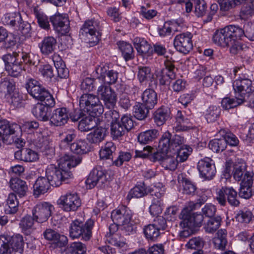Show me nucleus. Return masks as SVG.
I'll return each mask as SVG.
<instances>
[{"mask_svg":"<svg viewBox=\"0 0 254 254\" xmlns=\"http://www.w3.org/2000/svg\"><path fill=\"white\" fill-rule=\"evenodd\" d=\"M150 109L143 103H137L133 107V115L138 120H144L147 117Z\"/></svg>","mask_w":254,"mask_h":254,"instance_id":"43","label":"nucleus"},{"mask_svg":"<svg viewBox=\"0 0 254 254\" xmlns=\"http://www.w3.org/2000/svg\"><path fill=\"white\" fill-rule=\"evenodd\" d=\"M175 66L171 63H167L165 64V68L156 70L154 75L156 76L157 85L158 81L160 85H169L171 81L175 79L176 73L174 72Z\"/></svg>","mask_w":254,"mask_h":254,"instance_id":"16","label":"nucleus"},{"mask_svg":"<svg viewBox=\"0 0 254 254\" xmlns=\"http://www.w3.org/2000/svg\"><path fill=\"white\" fill-rule=\"evenodd\" d=\"M14 157L17 160L25 162H33L38 159V155L36 152L26 148L16 151Z\"/></svg>","mask_w":254,"mask_h":254,"instance_id":"29","label":"nucleus"},{"mask_svg":"<svg viewBox=\"0 0 254 254\" xmlns=\"http://www.w3.org/2000/svg\"><path fill=\"white\" fill-rule=\"evenodd\" d=\"M54 29L60 35H64L69 31V21L65 14L57 13L50 17Z\"/></svg>","mask_w":254,"mask_h":254,"instance_id":"21","label":"nucleus"},{"mask_svg":"<svg viewBox=\"0 0 254 254\" xmlns=\"http://www.w3.org/2000/svg\"><path fill=\"white\" fill-rule=\"evenodd\" d=\"M19 128L16 124H10L5 120H0V141L6 144H12L14 142V135ZM1 143L0 142V146Z\"/></svg>","mask_w":254,"mask_h":254,"instance_id":"14","label":"nucleus"},{"mask_svg":"<svg viewBox=\"0 0 254 254\" xmlns=\"http://www.w3.org/2000/svg\"><path fill=\"white\" fill-rule=\"evenodd\" d=\"M112 178L111 171L94 168L90 172L86 183L90 189H92L98 184L100 187H102L103 184L110 182Z\"/></svg>","mask_w":254,"mask_h":254,"instance_id":"11","label":"nucleus"},{"mask_svg":"<svg viewBox=\"0 0 254 254\" xmlns=\"http://www.w3.org/2000/svg\"><path fill=\"white\" fill-rule=\"evenodd\" d=\"M80 108L84 112L94 116H98L103 112V106L98 95L92 94H84L79 99Z\"/></svg>","mask_w":254,"mask_h":254,"instance_id":"6","label":"nucleus"},{"mask_svg":"<svg viewBox=\"0 0 254 254\" xmlns=\"http://www.w3.org/2000/svg\"><path fill=\"white\" fill-rule=\"evenodd\" d=\"M233 87L237 97L244 98L246 101V97L253 91L252 81L248 78H239L234 81Z\"/></svg>","mask_w":254,"mask_h":254,"instance_id":"18","label":"nucleus"},{"mask_svg":"<svg viewBox=\"0 0 254 254\" xmlns=\"http://www.w3.org/2000/svg\"><path fill=\"white\" fill-rule=\"evenodd\" d=\"M51 185L46 177H40L36 181L33 186L34 195L38 197L41 194L46 193Z\"/></svg>","mask_w":254,"mask_h":254,"instance_id":"28","label":"nucleus"},{"mask_svg":"<svg viewBox=\"0 0 254 254\" xmlns=\"http://www.w3.org/2000/svg\"><path fill=\"white\" fill-rule=\"evenodd\" d=\"M8 244L11 248V252L14 251L18 254H22L23 251V240L20 235H15L12 236H5Z\"/></svg>","mask_w":254,"mask_h":254,"instance_id":"30","label":"nucleus"},{"mask_svg":"<svg viewBox=\"0 0 254 254\" xmlns=\"http://www.w3.org/2000/svg\"><path fill=\"white\" fill-rule=\"evenodd\" d=\"M185 139L184 137L175 134L172 136L171 133L168 131L164 132L161 137L159 143L158 151L163 155L166 154L171 149L184 146Z\"/></svg>","mask_w":254,"mask_h":254,"instance_id":"7","label":"nucleus"},{"mask_svg":"<svg viewBox=\"0 0 254 254\" xmlns=\"http://www.w3.org/2000/svg\"><path fill=\"white\" fill-rule=\"evenodd\" d=\"M191 152L192 148L189 146H182L177 152V160L180 162L185 161Z\"/></svg>","mask_w":254,"mask_h":254,"instance_id":"62","label":"nucleus"},{"mask_svg":"<svg viewBox=\"0 0 254 254\" xmlns=\"http://www.w3.org/2000/svg\"><path fill=\"white\" fill-rule=\"evenodd\" d=\"M111 218L114 222L121 226L122 230L127 234L135 231V227L131 221L132 212L129 208L123 206L118 209L114 210L111 213Z\"/></svg>","mask_w":254,"mask_h":254,"instance_id":"4","label":"nucleus"},{"mask_svg":"<svg viewBox=\"0 0 254 254\" xmlns=\"http://www.w3.org/2000/svg\"><path fill=\"white\" fill-rule=\"evenodd\" d=\"M246 164L243 160L238 159L235 162L234 164L233 176L236 180L238 181L241 180L243 175H245L246 173H248V176H251L249 172L246 171Z\"/></svg>","mask_w":254,"mask_h":254,"instance_id":"36","label":"nucleus"},{"mask_svg":"<svg viewBox=\"0 0 254 254\" xmlns=\"http://www.w3.org/2000/svg\"><path fill=\"white\" fill-rule=\"evenodd\" d=\"M137 77L140 83L147 81L154 78V74L152 72L151 69L149 66H139Z\"/></svg>","mask_w":254,"mask_h":254,"instance_id":"40","label":"nucleus"},{"mask_svg":"<svg viewBox=\"0 0 254 254\" xmlns=\"http://www.w3.org/2000/svg\"><path fill=\"white\" fill-rule=\"evenodd\" d=\"M189 124V120L184 118L181 111H178L176 115V125L173 129L177 132L187 130L190 128L188 126Z\"/></svg>","mask_w":254,"mask_h":254,"instance_id":"38","label":"nucleus"},{"mask_svg":"<svg viewBox=\"0 0 254 254\" xmlns=\"http://www.w3.org/2000/svg\"><path fill=\"white\" fill-rule=\"evenodd\" d=\"M141 98L143 103L148 108H153L157 103V95L153 89H146L142 93Z\"/></svg>","mask_w":254,"mask_h":254,"instance_id":"32","label":"nucleus"},{"mask_svg":"<svg viewBox=\"0 0 254 254\" xmlns=\"http://www.w3.org/2000/svg\"><path fill=\"white\" fill-rule=\"evenodd\" d=\"M177 24L178 23L176 22H165L163 26L158 29V33L159 36L162 37H164L171 35L173 30L177 31V30L174 29V28Z\"/></svg>","mask_w":254,"mask_h":254,"instance_id":"53","label":"nucleus"},{"mask_svg":"<svg viewBox=\"0 0 254 254\" xmlns=\"http://www.w3.org/2000/svg\"><path fill=\"white\" fill-rule=\"evenodd\" d=\"M100 22L95 19L86 21L80 29V33L85 35L91 43H97L101 36Z\"/></svg>","mask_w":254,"mask_h":254,"instance_id":"9","label":"nucleus"},{"mask_svg":"<svg viewBox=\"0 0 254 254\" xmlns=\"http://www.w3.org/2000/svg\"><path fill=\"white\" fill-rule=\"evenodd\" d=\"M244 98L237 97L235 94V98H230L229 97L224 98L221 101V105L222 107L228 110L237 107L244 103Z\"/></svg>","mask_w":254,"mask_h":254,"instance_id":"45","label":"nucleus"},{"mask_svg":"<svg viewBox=\"0 0 254 254\" xmlns=\"http://www.w3.org/2000/svg\"><path fill=\"white\" fill-rule=\"evenodd\" d=\"M144 233L147 239L154 241L159 236L160 232L151 224L144 227Z\"/></svg>","mask_w":254,"mask_h":254,"instance_id":"56","label":"nucleus"},{"mask_svg":"<svg viewBox=\"0 0 254 254\" xmlns=\"http://www.w3.org/2000/svg\"><path fill=\"white\" fill-rule=\"evenodd\" d=\"M159 135L157 129H150L141 132L138 136V141L141 144H148L156 139Z\"/></svg>","mask_w":254,"mask_h":254,"instance_id":"39","label":"nucleus"},{"mask_svg":"<svg viewBox=\"0 0 254 254\" xmlns=\"http://www.w3.org/2000/svg\"><path fill=\"white\" fill-rule=\"evenodd\" d=\"M68 119L66 108H58L54 110L50 121L51 124L56 126H61L67 123Z\"/></svg>","mask_w":254,"mask_h":254,"instance_id":"24","label":"nucleus"},{"mask_svg":"<svg viewBox=\"0 0 254 254\" xmlns=\"http://www.w3.org/2000/svg\"><path fill=\"white\" fill-rule=\"evenodd\" d=\"M220 132L223 136V139L225 141V147L227 144L231 146H236L239 144L238 138L231 132H225V129H221Z\"/></svg>","mask_w":254,"mask_h":254,"instance_id":"60","label":"nucleus"},{"mask_svg":"<svg viewBox=\"0 0 254 254\" xmlns=\"http://www.w3.org/2000/svg\"><path fill=\"white\" fill-rule=\"evenodd\" d=\"M57 40L53 36H47L38 45L40 52L44 56L52 54L56 49Z\"/></svg>","mask_w":254,"mask_h":254,"instance_id":"25","label":"nucleus"},{"mask_svg":"<svg viewBox=\"0 0 254 254\" xmlns=\"http://www.w3.org/2000/svg\"><path fill=\"white\" fill-rule=\"evenodd\" d=\"M82 158L65 155L59 160L58 167L49 166L46 171V178L51 186L59 187L63 181L71 177V167H74L81 162Z\"/></svg>","mask_w":254,"mask_h":254,"instance_id":"1","label":"nucleus"},{"mask_svg":"<svg viewBox=\"0 0 254 254\" xmlns=\"http://www.w3.org/2000/svg\"><path fill=\"white\" fill-rule=\"evenodd\" d=\"M0 89L2 91L10 94L15 90L13 81L8 77L2 78L0 82Z\"/></svg>","mask_w":254,"mask_h":254,"instance_id":"57","label":"nucleus"},{"mask_svg":"<svg viewBox=\"0 0 254 254\" xmlns=\"http://www.w3.org/2000/svg\"><path fill=\"white\" fill-rule=\"evenodd\" d=\"M54 206L48 202L38 203L32 209V213L35 221L44 223L51 216Z\"/></svg>","mask_w":254,"mask_h":254,"instance_id":"15","label":"nucleus"},{"mask_svg":"<svg viewBox=\"0 0 254 254\" xmlns=\"http://www.w3.org/2000/svg\"><path fill=\"white\" fill-rule=\"evenodd\" d=\"M209 147L215 152L223 151L226 148L225 141L223 138L213 139L209 142Z\"/></svg>","mask_w":254,"mask_h":254,"instance_id":"59","label":"nucleus"},{"mask_svg":"<svg viewBox=\"0 0 254 254\" xmlns=\"http://www.w3.org/2000/svg\"><path fill=\"white\" fill-rule=\"evenodd\" d=\"M68 252L70 254H84L86 252V247L81 242H74L70 245Z\"/></svg>","mask_w":254,"mask_h":254,"instance_id":"61","label":"nucleus"},{"mask_svg":"<svg viewBox=\"0 0 254 254\" xmlns=\"http://www.w3.org/2000/svg\"><path fill=\"white\" fill-rule=\"evenodd\" d=\"M246 173L241 183L239 196L245 199L250 198L254 193L252 185L253 181L251 176H248Z\"/></svg>","mask_w":254,"mask_h":254,"instance_id":"23","label":"nucleus"},{"mask_svg":"<svg viewBox=\"0 0 254 254\" xmlns=\"http://www.w3.org/2000/svg\"><path fill=\"white\" fill-rule=\"evenodd\" d=\"M154 157L156 160L162 159L161 164L165 169L171 171H174L176 169L179 161L174 157L171 156H160L158 152L154 153Z\"/></svg>","mask_w":254,"mask_h":254,"instance_id":"34","label":"nucleus"},{"mask_svg":"<svg viewBox=\"0 0 254 254\" xmlns=\"http://www.w3.org/2000/svg\"><path fill=\"white\" fill-rule=\"evenodd\" d=\"M53 61L57 69L58 76L61 78H66L69 75V70L61 58L58 55L53 56Z\"/></svg>","mask_w":254,"mask_h":254,"instance_id":"31","label":"nucleus"},{"mask_svg":"<svg viewBox=\"0 0 254 254\" xmlns=\"http://www.w3.org/2000/svg\"><path fill=\"white\" fill-rule=\"evenodd\" d=\"M221 218L219 216L211 217L205 224L204 229L206 232L212 233L215 232L221 225Z\"/></svg>","mask_w":254,"mask_h":254,"instance_id":"48","label":"nucleus"},{"mask_svg":"<svg viewBox=\"0 0 254 254\" xmlns=\"http://www.w3.org/2000/svg\"><path fill=\"white\" fill-rule=\"evenodd\" d=\"M146 190L144 183H140L135 186L133 189H132L128 192L127 196V198L128 200H130L131 198H140L145 194H146Z\"/></svg>","mask_w":254,"mask_h":254,"instance_id":"46","label":"nucleus"},{"mask_svg":"<svg viewBox=\"0 0 254 254\" xmlns=\"http://www.w3.org/2000/svg\"><path fill=\"white\" fill-rule=\"evenodd\" d=\"M170 118V110L168 108L165 107H162L158 109L154 114V121L159 126L163 125Z\"/></svg>","mask_w":254,"mask_h":254,"instance_id":"33","label":"nucleus"},{"mask_svg":"<svg viewBox=\"0 0 254 254\" xmlns=\"http://www.w3.org/2000/svg\"><path fill=\"white\" fill-rule=\"evenodd\" d=\"M7 208L5 211L8 214H14L18 210L19 201L16 194L14 192L10 193L6 199Z\"/></svg>","mask_w":254,"mask_h":254,"instance_id":"41","label":"nucleus"},{"mask_svg":"<svg viewBox=\"0 0 254 254\" xmlns=\"http://www.w3.org/2000/svg\"><path fill=\"white\" fill-rule=\"evenodd\" d=\"M220 113V109L214 106H210L206 110L205 118L208 123L215 122L219 118Z\"/></svg>","mask_w":254,"mask_h":254,"instance_id":"55","label":"nucleus"},{"mask_svg":"<svg viewBox=\"0 0 254 254\" xmlns=\"http://www.w3.org/2000/svg\"><path fill=\"white\" fill-rule=\"evenodd\" d=\"M106 241L108 243L119 248H123L126 245L125 238L120 233L106 235Z\"/></svg>","mask_w":254,"mask_h":254,"instance_id":"47","label":"nucleus"},{"mask_svg":"<svg viewBox=\"0 0 254 254\" xmlns=\"http://www.w3.org/2000/svg\"><path fill=\"white\" fill-rule=\"evenodd\" d=\"M37 103L32 109L33 115L38 119L42 121H47L49 120L48 113L50 108L54 106H48L45 102Z\"/></svg>","mask_w":254,"mask_h":254,"instance_id":"27","label":"nucleus"},{"mask_svg":"<svg viewBox=\"0 0 254 254\" xmlns=\"http://www.w3.org/2000/svg\"><path fill=\"white\" fill-rule=\"evenodd\" d=\"M25 88L28 93L36 99L45 102L48 106L55 105V102L53 96L39 81L29 78L26 81Z\"/></svg>","mask_w":254,"mask_h":254,"instance_id":"3","label":"nucleus"},{"mask_svg":"<svg viewBox=\"0 0 254 254\" xmlns=\"http://www.w3.org/2000/svg\"><path fill=\"white\" fill-rule=\"evenodd\" d=\"M2 59L4 62L5 70L11 76L18 77L24 70L22 61H19V53L13 52L4 55Z\"/></svg>","mask_w":254,"mask_h":254,"instance_id":"8","label":"nucleus"},{"mask_svg":"<svg viewBox=\"0 0 254 254\" xmlns=\"http://www.w3.org/2000/svg\"><path fill=\"white\" fill-rule=\"evenodd\" d=\"M158 188L154 187L152 189L151 195H154L156 198H154L149 207L150 214L153 216H159L163 210V202L161 198L164 195V191L161 190L158 191Z\"/></svg>","mask_w":254,"mask_h":254,"instance_id":"22","label":"nucleus"},{"mask_svg":"<svg viewBox=\"0 0 254 254\" xmlns=\"http://www.w3.org/2000/svg\"><path fill=\"white\" fill-rule=\"evenodd\" d=\"M174 45L177 51L187 54L192 49L191 34L187 32L177 35L174 40Z\"/></svg>","mask_w":254,"mask_h":254,"instance_id":"19","label":"nucleus"},{"mask_svg":"<svg viewBox=\"0 0 254 254\" xmlns=\"http://www.w3.org/2000/svg\"><path fill=\"white\" fill-rule=\"evenodd\" d=\"M116 147L113 142H106L99 152L100 158L102 159H112L115 154Z\"/></svg>","mask_w":254,"mask_h":254,"instance_id":"42","label":"nucleus"},{"mask_svg":"<svg viewBox=\"0 0 254 254\" xmlns=\"http://www.w3.org/2000/svg\"><path fill=\"white\" fill-rule=\"evenodd\" d=\"M100 85L97 80L87 77L83 80L81 84V89L84 91H92L95 87Z\"/></svg>","mask_w":254,"mask_h":254,"instance_id":"58","label":"nucleus"},{"mask_svg":"<svg viewBox=\"0 0 254 254\" xmlns=\"http://www.w3.org/2000/svg\"><path fill=\"white\" fill-rule=\"evenodd\" d=\"M10 187L19 197L26 195L28 188L26 183L18 178H12L10 181Z\"/></svg>","mask_w":254,"mask_h":254,"instance_id":"26","label":"nucleus"},{"mask_svg":"<svg viewBox=\"0 0 254 254\" xmlns=\"http://www.w3.org/2000/svg\"><path fill=\"white\" fill-rule=\"evenodd\" d=\"M94 224L91 219H88L85 223L78 219L73 220L69 227V236L72 239L81 237L85 241L89 240L92 236Z\"/></svg>","mask_w":254,"mask_h":254,"instance_id":"5","label":"nucleus"},{"mask_svg":"<svg viewBox=\"0 0 254 254\" xmlns=\"http://www.w3.org/2000/svg\"><path fill=\"white\" fill-rule=\"evenodd\" d=\"M243 34L242 28L231 25L216 31L213 34L212 41L215 44L225 47L228 46L233 38H242Z\"/></svg>","mask_w":254,"mask_h":254,"instance_id":"2","label":"nucleus"},{"mask_svg":"<svg viewBox=\"0 0 254 254\" xmlns=\"http://www.w3.org/2000/svg\"><path fill=\"white\" fill-rule=\"evenodd\" d=\"M111 134L113 138H118L124 135L126 130L124 128L120 122L111 125Z\"/></svg>","mask_w":254,"mask_h":254,"instance_id":"63","label":"nucleus"},{"mask_svg":"<svg viewBox=\"0 0 254 254\" xmlns=\"http://www.w3.org/2000/svg\"><path fill=\"white\" fill-rule=\"evenodd\" d=\"M95 123L91 117H85L79 122L78 128L81 131H88L95 127Z\"/></svg>","mask_w":254,"mask_h":254,"instance_id":"52","label":"nucleus"},{"mask_svg":"<svg viewBox=\"0 0 254 254\" xmlns=\"http://www.w3.org/2000/svg\"><path fill=\"white\" fill-rule=\"evenodd\" d=\"M119 46L126 61L133 58V50L131 44L122 41L119 42Z\"/></svg>","mask_w":254,"mask_h":254,"instance_id":"49","label":"nucleus"},{"mask_svg":"<svg viewBox=\"0 0 254 254\" xmlns=\"http://www.w3.org/2000/svg\"><path fill=\"white\" fill-rule=\"evenodd\" d=\"M69 148L72 153L76 154H84L90 151L88 143L82 139L70 144Z\"/></svg>","mask_w":254,"mask_h":254,"instance_id":"35","label":"nucleus"},{"mask_svg":"<svg viewBox=\"0 0 254 254\" xmlns=\"http://www.w3.org/2000/svg\"><path fill=\"white\" fill-rule=\"evenodd\" d=\"M134 44L137 52L142 55L147 54L150 48V45L148 42L142 38H135Z\"/></svg>","mask_w":254,"mask_h":254,"instance_id":"54","label":"nucleus"},{"mask_svg":"<svg viewBox=\"0 0 254 254\" xmlns=\"http://www.w3.org/2000/svg\"><path fill=\"white\" fill-rule=\"evenodd\" d=\"M99 99L103 101L104 105L108 109L113 108L117 101L115 91L109 85L100 84L97 89Z\"/></svg>","mask_w":254,"mask_h":254,"instance_id":"12","label":"nucleus"},{"mask_svg":"<svg viewBox=\"0 0 254 254\" xmlns=\"http://www.w3.org/2000/svg\"><path fill=\"white\" fill-rule=\"evenodd\" d=\"M105 121L111 125L119 122L120 115L116 110H110L104 114Z\"/></svg>","mask_w":254,"mask_h":254,"instance_id":"64","label":"nucleus"},{"mask_svg":"<svg viewBox=\"0 0 254 254\" xmlns=\"http://www.w3.org/2000/svg\"><path fill=\"white\" fill-rule=\"evenodd\" d=\"M105 128L98 127L87 135V140L91 143H97L103 141L106 135Z\"/></svg>","mask_w":254,"mask_h":254,"instance_id":"37","label":"nucleus"},{"mask_svg":"<svg viewBox=\"0 0 254 254\" xmlns=\"http://www.w3.org/2000/svg\"><path fill=\"white\" fill-rule=\"evenodd\" d=\"M225 191L228 202L233 206H238L240 202L237 192L232 187H225Z\"/></svg>","mask_w":254,"mask_h":254,"instance_id":"51","label":"nucleus"},{"mask_svg":"<svg viewBox=\"0 0 254 254\" xmlns=\"http://www.w3.org/2000/svg\"><path fill=\"white\" fill-rule=\"evenodd\" d=\"M254 15V5L252 3L244 4L239 12V16L241 20H247Z\"/></svg>","mask_w":254,"mask_h":254,"instance_id":"50","label":"nucleus"},{"mask_svg":"<svg viewBox=\"0 0 254 254\" xmlns=\"http://www.w3.org/2000/svg\"><path fill=\"white\" fill-rule=\"evenodd\" d=\"M193 209H194L191 207V205H189L182 210L180 216L182 219L180 225L184 226L185 225H190L194 229L201 225L203 220V215L192 213Z\"/></svg>","mask_w":254,"mask_h":254,"instance_id":"13","label":"nucleus"},{"mask_svg":"<svg viewBox=\"0 0 254 254\" xmlns=\"http://www.w3.org/2000/svg\"><path fill=\"white\" fill-rule=\"evenodd\" d=\"M197 168L200 177L206 180L213 179L216 172L215 165L209 158L200 160L197 163Z\"/></svg>","mask_w":254,"mask_h":254,"instance_id":"20","label":"nucleus"},{"mask_svg":"<svg viewBox=\"0 0 254 254\" xmlns=\"http://www.w3.org/2000/svg\"><path fill=\"white\" fill-rule=\"evenodd\" d=\"M5 23L26 36L31 30L30 24L22 20L19 13H12L5 17Z\"/></svg>","mask_w":254,"mask_h":254,"instance_id":"17","label":"nucleus"},{"mask_svg":"<svg viewBox=\"0 0 254 254\" xmlns=\"http://www.w3.org/2000/svg\"><path fill=\"white\" fill-rule=\"evenodd\" d=\"M58 204L64 211H75L81 205V200L76 192H68L61 196Z\"/></svg>","mask_w":254,"mask_h":254,"instance_id":"10","label":"nucleus"},{"mask_svg":"<svg viewBox=\"0 0 254 254\" xmlns=\"http://www.w3.org/2000/svg\"><path fill=\"white\" fill-rule=\"evenodd\" d=\"M217 236L213 239V243L216 248L224 250L227 244V231L226 230H219L217 233Z\"/></svg>","mask_w":254,"mask_h":254,"instance_id":"44","label":"nucleus"}]
</instances>
